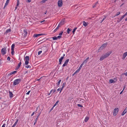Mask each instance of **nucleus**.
Here are the masks:
<instances>
[{
  "instance_id": "33",
  "label": "nucleus",
  "mask_w": 127,
  "mask_h": 127,
  "mask_svg": "<svg viewBox=\"0 0 127 127\" xmlns=\"http://www.w3.org/2000/svg\"><path fill=\"white\" fill-rule=\"evenodd\" d=\"M120 13V12H117V14L115 15V16L114 17L116 16H117L119 15Z\"/></svg>"
},
{
  "instance_id": "10",
  "label": "nucleus",
  "mask_w": 127,
  "mask_h": 127,
  "mask_svg": "<svg viewBox=\"0 0 127 127\" xmlns=\"http://www.w3.org/2000/svg\"><path fill=\"white\" fill-rule=\"evenodd\" d=\"M64 57L63 56L59 60V64H61L64 58Z\"/></svg>"
},
{
  "instance_id": "50",
  "label": "nucleus",
  "mask_w": 127,
  "mask_h": 127,
  "mask_svg": "<svg viewBox=\"0 0 127 127\" xmlns=\"http://www.w3.org/2000/svg\"><path fill=\"white\" fill-rule=\"evenodd\" d=\"M30 91H29L27 93H26V94H27V95H29V94L30 93Z\"/></svg>"
},
{
  "instance_id": "43",
  "label": "nucleus",
  "mask_w": 127,
  "mask_h": 127,
  "mask_svg": "<svg viewBox=\"0 0 127 127\" xmlns=\"http://www.w3.org/2000/svg\"><path fill=\"white\" fill-rule=\"evenodd\" d=\"M63 32V31H61V32L59 33V35H62Z\"/></svg>"
},
{
  "instance_id": "57",
  "label": "nucleus",
  "mask_w": 127,
  "mask_h": 127,
  "mask_svg": "<svg viewBox=\"0 0 127 127\" xmlns=\"http://www.w3.org/2000/svg\"><path fill=\"white\" fill-rule=\"evenodd\" d=\"M5 124H4L2 125L1 127H5Z\"/></svg>"
},
{
  "instance_id": "30",
  "label": "nucleus",
  "mask_w": 127,
  "mask_h": 127,
  "mask_svg": "<svg viewBox=\"0 0 127 127\" xmlns=\"http://www.w3.org/2000/svg\"><path fill=\"white\" fill-rule=\"evenodd\" d=\"M61 81V80H60L57 83V86H59V85Z\"/></svg>"
},
{
  "instance_id": "39",
  "label": "nucleus",
  "mask_w": 127,
  "mask_h": 127,
  "mask_svg": "<svg viewBox=\"0 0 127 127\" xmlns=\"http://www.w3.org/2000/svg\"><path fill=\"white\" fill-rule=\"evenodd\" d=\"M69 61V59H67V60H66L65 62V63L66 64H67L68 63V62Z\"/></svg>"
},
{
  "instance_id": "54",
  "label": "nucleus",
  "mask_w": 127,
  "mask_h": 127,
  "mask_svg": "<svg viewBox=\"0 0 127 127\" xmlns=\"http://www.w3.org/2000/svg\"><path fill=\"white\" fill-rule=\"evenodd\" d=\"M27 0V2H29L31 1V0Z\"/></svg>"
},
{
  "instance_id": "2",
  "label": "nucleus",
  "mask_w": 127,
  "mask_h": 127,
  "mask_svg": "<svg viewBox=\"0 0 127 127\" xmlns=\"http://www.w3.org/2000/svg\"><path fill=\"white\" fill-rule=\"evenodd\" d=\"M21 79H17L15 80L13 82V85L14 86L18 84L21 81Z\"/></svg>"
},
{
  "instance_id": "46",
  "label": "nucleus",
  "mask_w": 127,
  "mask_h": 127,
  "mask_svg": "<svg viewBox=\"0 0 127 127\" xmlns=\"http://www.w3.org/2000/svg\"><path fill=\"white\" fill-rule=\"evenodd\" d=\"M67 64H66L65 63H64L63 64V65L62 66L63 67H64V66H66L67 65Z\"/></svg>"
},
{
  "instance_id": "44",
  "label": "nucleus",
  "mask_w": 127,
  "mask_h": 127,
  "mask_svg": "<svg viewBox=\"0 0 127 127\" xmlns=\"http://www.w3.org/2000/svg\"><path fill=\"white\" fill-rule=\"evenodd\" d=\"M17 2L16 5V6H18L19 5V1L18 0H17Z\"/></svg>"
},
{
  "instance_id": "41",
  "label": "nucleus",
  "mask_w": 127,
  "mask_h": 127,
  "mask_svg": "<svg viewBox=\"0 0 127 127\" xmlns=\"http://www.w3.org/2000/svg\"><path fill=\"white\" fill-rule=\"evenodd\" d=\"M127 15V14L125 13L124 15H123L122 16V18L123 19V18H124V17H125Z\"/></svg>"
},
{
  "instance_id": "47",
  "label": "nucleus",
  "mask_w": 127,
  "mask_h": 127,
  "mask_svg": "<svg viewBox=\"0 0 127 127\" xmlns=\"http://www.w3.org/2000/svg\"><path fill=\"white\" fill-rule=\"evenodd\" d=\"M80 69H79V68H78L77 70L76 71V72L77 73H78L79 71H80Z\"/></svg>"
},
{
  "instance_id": "26",
  "label": "nucleus",
  "mask_w": 127,
  "mask_h": 127,
  "mask_svg": "<svg viewBox=\"0 0 127 127\" xmlns=\"http://www.w3.org/2000/svg\"><path fill=\"white\" fill-rule=\"evenodd\" d=\"M26 65L25 67L27 68H31V66H30L29 65H28V64H25Z\"/></svg>"
},
{
  "instance_id": "63",
  "label": "nucleus",
  "mask_w": 127,
  "mask_h": 127,
  "mask_svg": "<svg viewBox=\"0 0 127 127\" xmlns=\"http://www.w3.org/2000/svg\"><path fill=\"white\" fill-rule=\"evenodd\" d=\"M36 122L34 121V125H35L36 123Z\"/></svg>"
},
{
  "instance_id": "22",
  "label": "nucleus",
  "mask_w": 127,
  "mask_h": 127,
  "mask_svg": "<svg viewBox=\"0 0 127 127\" xmlns=\"http://www.w3.org/2000/svg\"><path fill=\"white\" fill-rule=\"evenodd\" d=\"M9 96L10 97H13V94L10 91L9 92Z\"/></svg>"
},
{
  "instance_id": "48",
  "label": "nucleus",
  "mask_w": 127,
  "mask_h": 127,
  "mask_svg": "<svg viewBox=\"0 0 127 127\" xmlns=\"http://www.w3.org/2000/svg\"><path fill=\"white\" fill-rule=\"evenodd\" d=\"M77 105L78 106H79V107H83V106L81 105V104H77Z\"/></svg>"
},
{
  "instance_id": "53",
  "label": "nucleus",
  "mask_w": 127,
  "mask_h": 127,
  "mask_svg": "<svg viewBox=\"0 0 127 127\" xmlns=\"http://www.w3.org/2000/svg\"><path fill=\"white\" fill-rule=\"evenodd\" d=\"M121 21L119 19V20H117V23H118L120 22Z\"/></svg>"
},
{
  "instance_id": "62",
  "label": "nucleus",
  "mask_w": 127,
  "mask_h": 127,
  "mask_svg": "<svg viewBox=\"0 0 127 127\" xmlns=\"http://www.w3.org/2000/svg\"><path fill=\"white\" fill-rule=\"evenodd\" d=\"M36 122L34 121V125H35L36 123Z\"/></svg>"
},
{
  "instance_id": "16",
  "label": "nucleus",
  "mask_w": 127,
  "mask_h": 127,
  "mask_svg": "<svg viewBox=\"0 0 127 127\" xmlns=\"http://www.w3.org/2000/svg\"><path fill=\"white\" fill-rule=\"evenodd\" d=\"M65 85V83L64 82V83H63V84L62 85V87L61 88V91L60 92V93L61 92V91L63 89V88L64 87Z\"/></svg>"
},
{
  "instance_id": "49",
  "label": "nucleus",
  "mask_w": 127,
  "mask_h": 127,
  "mask_svg": "<svg viewBox=\"0 0 127 127\" xmlns=\"http://www.w3.org/2000/svg\"><path fill=\"white\" fill-rule=\"evenodd\" d=\"M60 122H61V121H60V122H59H59H58V123H57V126H59V124H60Z\"/></svg>"
},
{
  "instance_id": "35",
  "label": "nucleus",
  "mask_w": 127,
  "mask_h": 127,
  "mask_svg": "<svg viewBox=\"0 0 127 127\" xmlns=\"http://www.w3.org/2000/svg\"><path fill=\"white\" fill-rule=\"evenodd\" d=\"M59 101L58 100L56 102V103H55V104L54 105V107H55V106H56L58 103V102H59Z\"/></svg>"
},
{
  "instance_id": "60",
  "label": "nucleus",
  "mask_w": 127,
  "mask_h": 127,
  "mask_svg": "<svg viewBox=\"0 0 127 127\" xmlns=\"http://www.w3.org/2000/svg\"><path fill=\"white\" fill-rule=\"evenodd\" d=\"M38 119L37 118H36V119H35V121L37 122V121Z\"/></svg>"
},
{
  "instance_id": "42",
  "label": "nucleus",
  "mask_w": 127,
  "mask_h": 127,
  "mask_svg": "<svg viewBox=\"0 0 127 127\" xmlns=\"http://www.w3.org/2000/svg\"><path fill=\"white\" fill-rule=\"evenodd\" d=\"M42 52V51H39L38 52V55H39Z\"/></svg>"
},
{
  "instance_id": "9",
  "label": "nucleus",
  "mask_w": 127,
  "mask_h": 127,
  "mask_svg": "<svg viewBox=\"0 0 127 127\" xmlns=\"http://www.w3.org/2000/svg\"><path fill=\"white\" fill-rule=\"evenodd\" d=\"M44 35V34L41 33V34H34L33 35V37H37L38 36H40L41 35Z\"/></svg>"
},
{
  "instance_id": "20",
  "label": "nucleus",
  "mask_w": 127,
  "mask_h": 127,
  "mask_svg": "<svg viewBox=\"0 0 127 127\" xmlns=\"http://www.w3.org/2000/svg\"><path fill=\"white\" fill-rule=\"evenodd\" d=\"M22 64L21 62H20L18 64V65L17 67V69H19L21 65Z\"/></svg>"
},
{
  "instance_id": "36",
  "label": "nucleus",
  "mask_w": 127,
  "mask_h": 127,
  "mask_svg": "<svg viewBox=\"0 0 127 127\" xmlns=\"http://www.w3.org/2000/svg\"><path fill=\"white\" fill-rule=\"evenodd\" d=\"M52 38L53 39V40H56L57 39V38L55 36L52 37Z\"/></svg>"
},
{
  "instance_id": "59",
  "label": "nucleus",
  "mask_w": 127,
  "mask_h": 127,
  "mask_svg": "<svg viewBox=\"0 0 127 127\" xmlns=\"http://www.w3.org/2000/svg\"><path fill=\"white\" fill-rule=\"evenodd\" d=\"M124 74L126 76H127V72L126 73H124Z\"/></svg>"
},
{
  "instance_id": "1",
  "label": "nucleus",
  "mask_w": 127,
  "mask_h": 127,
  "mask_svg": "<svg viewBox=\"0 0 127 127\" xmlns=\"http://www.w3.org/2000/svg\"><path fill=\"white\" fill-rule=\"evenodd\" d=\"M111 53L107 52L102 55L100 57L99 60L100 61H102L104 59L108 57Z\"/></svg>"
},
{
  "instance_id": "8",
  "label": "nucleus",
  "mask_w": 127,
  "mask_h": 127,
  "mask_svg": "<svg viewBox=\"0 0 127 127\" xmlns=\"http://www.w3.org/2000/svg\"><path fill=\"white\" fill-rule=\"evenodd\" d=\"M107 44V43L103 44L100 47V48H101V49H103L106 47Z\"/></svg>"
},
{
  "instance_id": "24",
  "label": "nucleus",
  "mask_w": 127,
  "mask_h": 127,
  "mask_svg": "<svg viewBox=\"0 0 127 127\" xmlns=\"http://www.w3.org/2000/svg\"><path fill=\"white\" fill-rule=\"evenodd\" d=\"M60 27V26H59V25L57 27V28H56V29L54 30V32H56L57 30L58 29L59 27Z\"/></svg>"
},
{
  "instance_id": "17",
  "label": "nucleus",
  "mask_w": 127,
  "mask_h": 127,
  "mask_svg": "<svg viewBox=\"0 0 127 127\" xmlns=\"http://www.w3.org/2000/svg\"><path fill=\"white\" fill-rule=\"evenodd\" d=\"M11 31V30L10 29H8L5 31V33L6 34H7L8 33L10 32Z\"/></svg>"
},
{
  "instance_id": "5",
  "label": "nucleus",
  "mask_w": 127,
  "mask_h": 127,
  "mask_svg": "<svg viewBox=\"0 0 127 127\" xmlns=\"http://www.w3.org/2000/svg\"><path fill=\"white\" fill-rule=\"evenodd\" d=\"M26 60L25 62V64H28L29 63V56H26L25 58Z\"/></svg>"
},
{
  "instance_id": "11",
  "label": "nucleus",
  "mask_w": 127,
  "mask_h": 127,
  "mask_svg": "<svg viewBox=\"0 0 127 127\" xmlns=\"http://www.w3.org/2000/svg\"><path fill=\"white\" fill-rule=\"evenodd\" d=\"M41 49L43 50V52H45L47 51V50L46 49V47H41Z\"/></svg>"
},
{
  "instance_id": "45",
  "label": "nucleus",
  "mask_w": 127,
  "mask_h": 127,
  "mask_svg": "<svg viewBox=\"0 0 127 127\" xmlns=\"http://www.w3.org/2000/svg\"><path fill=\"white\" fill-rule=\"evenodd\" d=\"M62 36L61 35H59L57 37V39H60L61 38Z\"/></svg>"
},
{
  "instance_id": "13",
  "label": "nucleus",
  "mask_w": 127,
  "mask_h": 127,
  "mask_svg": "<svg viewBox=\"0 0 127 127\" xmlns=\"http://www.w3.org/2000/svg\"><path fill=\"white\" fill-rule=\"evenodd\" d=\"M9 0H7L5 4V5L3 8L4 9V8H5L7 5L9 3Z\"/></svg>"
},
{
  "instance_id": "61",
  "label": "nucleus",
  "mask_w": 127,
  "mask_h": 127,
  "mask_svg": "<svg viewBox=\"0 0 127 127\" xmlns=\"http://www.w3.org/2000/svg\"><path fill=\"white\" fill-rule=\"evenodd\" d=\"M53 91V89H52L50 92V93H51Z\"/></svg>"
},
{
  "instance_id": "7",
  "label": "nucleus",
  "mask_w": 127,
  "mask_h": 127,
  "mask_svg": "<svg viewBox=\"0 0 127 127\" xmlns=\"http://www.w3.org/2000/svg\"><path fill=\"white\" fill-rule=\"evenodd\" d=\"M58 3L59 6H62L63 4L62 0H59Z\"/></svg>"
},
{
  "instance_id": "29",
  "label": "nucleus",
  "mask_w": 127,
  "mask_h": 127,
  "mask_svg": "<svg viewBox=\"0 0 127 127\" xmlns=\"http://www.w3.org/2000/svg\"><path fill=\"white\" fill-rule=\"evenodd\" d=\"M18 119H17L15 123H14V124L13 125H14V126H15L16 125L17 123L18 122Z\"/></svg>"
},
{
  "instance_id": "3",
  "label": "nucleus",
  "mask_w": 127,
  "mask_h": 127,
  "mask_svg": "<svg viewBox=\"0 0 127 127\" xmlns=\"http://www.w3.org/2000/svg\"><path fill=\"white\" fill-rule=\"evenodd\" d=\"M119 109L118 108H115L114 109L113 111V115L114 116H116L118 113Z\"/></svg>"
},
{
  "instance_id": "34",
  "label": "nucleus",
  "mask_w": 127,
  "mask_h": 127,
  "mask_svg": "<svg viewBox=\"0 0 127 127\" xmlns=\"http://www.w3.org/2000/svg\"><path fill=\"white\" fill-rule=\"evenodd\" d=\"M126 111H125V110H124V111H123V112L122 113V116H123L126 113Z\"/></svg>"
},
{
  "instance_id": "37",
  "label": "nucleus",
  "mask_w": 127,
  "mask_h": 127,
  "mask_svg": "<svg viewBox=\"0 0 127 127\" xmlns=\"http://www.w3.org/2000/svg\"><path fill=\"white\" fill-rule=\"evenodd\" d=\"M12 51H11V54L12 55H14V50H11Z\"/></svg>"
},
{
  "instance_id": "31",
  "label": "nucleus",
  "mask_w": 127,
  "mask_h": 127,
  "mask_svg": "<svg viewBox=\"0 0 127 127\" xmlns=\"http://www.w3.org/2000/svg\"><path fill=\"white\" fill-rule=\"evenodd\" d=\"M109 81L110 83H114L115 82V81L112 79H110Z\"/></svg>"
},
{
  "instance_id": "21",
  "label": "nucleus",
  "mask_w": 127,
  "mask_h": 127,
  "mask_svg": "<svg viewBox=\"0 0 127 127\" xmlns=\"http://www.w3.org/2000/svg\"><path fill=\"white\" fill-rule=\"evenodd\" d=\"M24 34L25 36H26L27 34V32L26 30H24Z\"/></svg>"
},
{
  "instance_id": "55",
  "label": "nucleus",
  "mask_w": 127,
  "mask_h": 127,
  "mask_svg": "<svg viewBox=\"0 0 127 127\" xmlns=\"http://www.w3.org/2000/svg\"><path fill=\"white\" fill-rule=\"evenodd\" d=\"M61 88H59L57 90L58 91H60V90L61 91Z\"/></svg>"
},
{
  "instance_id": "12",
  "label": "nucleus",
  "mask_w": 127,
  "mask_h": 127,
  "mask_svg": "<svg viewBox=\"0 0 127 127\" xmlns=\"http://www.w3.org/2000/svg\"><path fill=\"white\" fill-rule=\"evenodd\" d=\"M127 56V52L124 53L123 55V59H124Z\"/></svg>"
},
{
  "instance_id": "6",
  "label": "nucleus",
  "mask_w": 127,
  "mask_h": 127,
  "mask_svg": "<svg viewBox=\"0 0 127 127\" xmlns=\"http://www.w3.org/2000/svg\"><path fill=\"white\" fill-rule=\"evenodd\" d=\"M65 19H63L61 21V22L59 24V25L60 26L63 25L65 23Z\"/></svg>"
},
{
  "instance_id": "32",
  "label": "nucleus",
  "mask_w": 127,
  "mask_h": 127,
  "mask_svg": "<svg viewBox=\"0 0 127 127\" xmlns=\"http://www.w3.org/2000/svg\"><path fill=\"white\" fill-rule=\"evenodd\" d=\"M77 28L76 27L74 29H73V31H72V32H73V33L74 34V33L76 31V29H77Z\"/></svg>"
},
{
  "instance_id": "18",
  "label": "nucleus",
  "mask_w": 127,
  "mask_h": 127,
  "mask_svg": "<svg viewBox=\"0 0 127 127\" xmlns=\"http://www.w3.org/2000/svg\"><path fill=\"white\" fill-rule=\"evenodd\" d=\"M98 4V2L97 1L94 5H93V7L94 8L95 7L97 6V5Z\"/></svg>"
},
{
  "instance_id": "38",
  "label": "nucleus",
  "mask_w": 127,
  "mask_h": 127,
  "mask_svg": "<svg viewBox=\"0 0 127 127\" xmlns=\"http://www.w3.org/2000/svg\"><path fill=\"white\" fill-rule=\"evenodd\" d=\"M83 64H84V63H83L80 66H79V69H80L81 68V67H82V66H83Z\"/></svg>"
},
{
  "instance_id": "40",
  "label": "nucleus",
  "mask_w": 127,
  "mask_h": 127,
  "mask_svg": "<svg viewBox=\"0 0 127 127\" xmlns=\"http://www.w3.org/2000/svg\"><path fill=\"white\" fill-rule=\"evenodd\" d=\"M46 1V0H43L41 2V3H43L45 2Z\"/></svg>"
},
{
  "instance_id": "4",
  "label": "nucleus",
  "mask_w": 127,
  "mask_h": 127,
  "mask_svg": "<svg viewBox=\"0 0 127 127\" xmlns=\"http://www.w3.org/2000/svg\"><path fill=\"white\" fill-rule=\"evenodd\" d=\"M6 48L4 47L2 48L1 50V53L2 55H3L6 53Z\"/></svg>"
},
{
  "instance_id": "64",
  "label": "nucleus",
  "mask_w": 127,
  "mask_h": 127,
  "mask_svg": "<svg viewBox=\"0 0 127 127\" xmlns=\"http://www.w3.org/2000/svg\"><path fill=\"white\" fill-rule=\"evenodd\" d=\"M123 19L121 17L120 19V20H121V21Z\"/></svg>"
},
{
  "instance_id": "19",
  "label": "nucleus",
  "mask_w": 127,
  "mask_h": 127,
  "mask_svg": "<svg viewBox=\"0 0 127 127\" xmlns=\"http://www.w3.org/2000/svg\"><path fill=\"white\" fill-rule=\"evenodd\" d=\"M83 24L84 26L86 27L88 25V23H86L85 21H83Z\"/></svg>"
},
{
  "instance_id": "56",
  "label": "nucleus",
  "mask_w": 127,
  "mask_h": 127,
  "mask_svg": "<svg viewBox=\"0 0 127 127\" xmlns=\"http://www.w3.org/2000/svg\"><path fill=\"white\" fill-rule=\"evenodd\" d=\"M77 73L76 71H75L74 73L72 74V76H74V75L75 74H76Z\"/></svg>"
},
{
  "instance_id": "25",
  "label": "nucleus",
  "mask_w": 127,
  "mask_h": 127,
  "mask_svg": "<svg viewBox=\"0 0 127 127\" xmlns=\"http://www.w3.org/2000/svg\"><path fill=\"white\" fill-rule=\"evenodd\" d=\"M89 119V118L88 117H85V120H84V121L85 122H87L88 120Z\"/></svg>"
},
{
  "instance_id": "51",
  "label": "nucleus",
  "mask_w": 127,
  "mask_h": 127,
  "mask_svg": "<svg viewBox=\"0 0 127 127\" xmlns=\"http://www.w3.org/2000/svg\"><path fill=\"white\" fill-rule=\"evenodd\" d=\"M7 60H8L10 61V58L9 57H8L7 58Z\"/></svg>"
},
{
  "instance_id": "28",
  "label": "nucleus",
  "mask_w": 127,
  "mask_h": 127,
  "mask_svg": "<svg viewBox=\"0 0 127 127\" xmlns=\"http://www.w3.org/2000/svg\"><path fill=\"white\" fill-rule=\"evenodd\" d=\"M71 30V29H70L68 28L67 30V32L68 34H69L70 33V31Z\"/></svg>"
},
{
  "instance_id": "27",
  "label": "nucleus",
  "mask_w": 127,
  "mask_h": 127,
  "mask_svg": "<svg viewBox=\"0 0 127 127\" xmlns=\"http://www.w3.org/2000/svg\"><path fill=\"white\" fill-rule=\"evenodd\" d=\"M107 16H104V17L103 18L102 21L101 22V23L107 17Z\"/></svg>"
},
{
  "instance_id": "23",
  "label": "nucleus",
  "mask_w": 127,
  "mask_h": 127,
  "mask_svg": "<svg viewBox=\"0 0 127 127\" xmlns=\"http://www.w3.org/2000/svg\"><path fill=\"white\" fill-rule=\"evenodd\" d=\"M15 47V44H12L11 46V50H14Z\"/></svg>"
},
{
  "instance_id": "58",
  "label": "nucleus",
  "mask_w": 127,
  "mask_h": 127,
  "mask_svg": "<svg viewBox=\"0 0 127 127\" xmlns=\"http://www.w3.org/2000/svg\"><path fill=\"white\" fill-rule=\"evenodd\" d=\"M35 112H33L31 115V116H33Z\"/></svg>"
},
{
  "instance_id": "52",
  "label": "nucleus",
  "mask_w": 127,
  "mask_h": 127,
  "mask_svg": "<svg viewBox=\"0 0 127 127\" xmlns=\"http://www.w3.org/2000/svg\"><path fill=\"white\" fill-rule=\"evenodd\" d=\"M56 90L55 89H54L53 90V93H54L56 92Z\"/></svg>"
},
{
  "instance_id": "14",
  "label": "nucleus",
  "mask_w": 127,
  "mask_h": 127,
  "mask_svg": "<svg viewBox=\"0 0 127 127\" xmlns=\"http://www.w3.org/2000/svg\"><path fill=\"white\" fill-rule=\"evenodd\" d=\"M17 72L16 71H14L11 72H10L9 74H8V75L9 76L11 75L12 74H14L16 73Z\"/></svg>"
},
{
  "instance_id": "15",
  "label": "nucleus",
  "mask_w": 127,
  "mask_h": 127,
  "mask_svg": "<svg viewBox=\"0 0 127 127\" xmlns=\"http://www.w3.org/2000/svg\"><path fill=\"white\" fill-rule=\"evenodd\" d=\"M89 57L87 58L83 62V63L86 64L88 60L89 59Z\"/></svg>"
}]
</instances>
